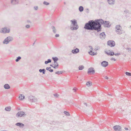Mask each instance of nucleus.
I'll return each mask as SVG.
<instances>
[{
  "mask_svg": "<svg viewBox=\"0 0 131 131\" xmlns=\"http://www.w3.org/2000/svg\"><path fill=\"white\" fill-rule=\"evenodd\" d=\"M71 23L70 26V29L72 30H77L79 28L77 20L75 19L70 20Z\"/></svg>",
  "mask_w": 131,
  "mask_h": 131,
  "instance_id": "nucleus-2",
  "label": "nucleus"
},
{
  "mask_svg": "<svg viewBox=\"0 0 131 131\" xmlns=\"http://www.w3.org/2000/svg\"><path fill=\"white\" fill-rule=\"evenodd\" d=\"M108 65V62L106 61H103L101 63V65L104 67H107Z\"/></svg>",
  "mask_w": 131,
  "mask_h": 131,
  "instance_id": "nucleus-12",
  "label": "nucleus"
},
{
  "mask_svg": "<svg viewBox=\"0 0 131 131\" xmlns=\"http://www.w3.org/2000/svg\"><path fill=\"white\" fill-rule=\"evenodd\" d=\"M113 128L115 131H121L122 128L119 125H115L113 127Z\"/></svg>",
  "mask_w": 131,
  "mask_h": 131,
  "instance_id": "nucleus-10",
  "label": "nucleus"
},
{
  "mask_svg": "<svg viewBox=\"0 0 131 131\" xmlns=\"http://www.w3.org/2000/svg\"><path fill=\"white\" fill-rule=\"evenodd\" d=\"M89 47L90 48V49L91 50H92L93 49V47H92V46H89Z\"/></svg>",
  "mask_w": 131,
  "mask_h": 131,
  "instance_id": "nucleus-48",
  "label": "nucleus"
},
{
  "mask_svg": "<svg viewBox=\"0 0 131 131\" xmlns=\"http://www.w3.org/2000/svg\"><path fill=\"white\" fill-rule=\"evenodd\" d=\"M95 72V70L94 68H89L88 70V74H93Z\"/></svg>",
  "mask_w": 131,
  "mask_h": 131,
  "instance_id": "nucleus-11",
  "label": "nucleus"
},
{
  "mask_svg": "<svg viewBox=\"0 0 131 131\" xmlns=\"http://www.w3.org/2000/svg\"><path fill=\"white\" fill-rule=\"evenodd\" d=\"M27 21V22H29V23H30V22H30V21L29 20H28Z\"/></svg>",
  "mask_w": 131,
  "mask_h": 131,
  "instance_id": "nucleus-57",
  "label": "nucleus"
},
{
  "mask_svg": "<svg viewBox=\"0 0 131 131\" xmlns=\"http://www.w3.org/2000/svg\"><path fill=\"white\" fill-rule=\"evenodd\" d=\"M21 58L20 56H18L17 57L16 59L15 60V61L16 62H18Z\"/></svg>",
  "mask_w": 131,
  "mask_h": 131,
  "instance_id": "nucleus-30",
  "label": "nucleus"
},
{
  "mask_svg": "<svg viewBox=\"0 0 131 131\" xmlns=\"http://www.w3.org/2000/svg\"><path fill=\"white\" fill-rule=\"evenodd\" d=\"M15 125L19 127L20 128H23L24 125L23 124L21 123H17L15 124Z\"/></svg>",
  "mask_w": 131,
  "mask_h": 131,
  "instance_id": "nucleus-15",
  "label": "nucleus"
},
{
  "mask_svg": "<svg viewBox=\"0 0 131 131\" xmlns=\"http://www.w3.org/2000/svg\"><path fill=\"white\" fill-rule=\"evenodd\" d=\"M34 43H35V42H34V43L33 44H34Z\"/></svg>",
  "mask_w": 131,
  "mask_h": 131,
  "instance_id": "nucleus-61",
  "label": "nucleus"
},
{
  "mask_svg": "<svg viewBox=\"0 0 131 131\" xmlns=\"http://www.w3.org/2000/svg\"><path fill=\"white\" fill-rule=\"evenodd\" d=\"M54 64H50V66L52 67H53V65H54Z\"/></svg>",
  "mask_w": 131,
  "mask_h": 131,
  "instance_id": "nucleus-56",
  "label": "nucleus"
},
{
  "mask_svg": "<svg viewBox=\"0 0 131 131\" xmlns=\"http://www.w3.org/2000/svg\"><path fill=\"white\" fill-rule=\"evenodd\" d=\"M30 26L29 25H26L25 27L27 28H30Z\"/></svg>",
  "mask_w": 131,
  "mask_h": 131,
  "instance_id": "nucleus-37",
  "label": "nucleus"
},
{
  "mask_svg": "<svg viewBox=\"0 0 131 131\" xmlns=\"http://www.w3.org/2000/svg\"><path fill=\"white\" fill-rule=\"evenodd\" d=\"M126 50H128V52H129L130 51H131V48H126Z\"/></svg>",
  "mask_w": 131,
  "mask_h": 131,
  "instance_id": "nucleus-41",
  "label": "nucleus"
},
{
  "mask_svg": "<svg viewBox=\"0 0 131 131\" xmlns=\"http://www.w3.org/2000/svg\"><path fill=\"white\" fill-rule=\"evenodd\" d=\"M79 52V50L78 48H76L75 49H73L72 51V52L73 54H77Z\"/></svg>",
  "mask_w": 131,
  "mask_h": 131,
  "instance_id": "nucleus-14",
  "label": "nucleus"
},
{
  "mask_svg": "<svg viewBox=\"0 0 131 131\" xmlns=\"http://www.w3.org/2000/svg\"><path fill=\"white\" fill-rule=\"evenodd\" d=\"M64 114H66L67 116H70V114L67 111H64Z\"/></svg>",
  "mask_w": 131,
  "mask_h": 131,
  "instance_id": "nucleus-33",
  "label": "nucleus"
},
{
  "mask_svg": "<svg viewBox=\"0 0 131 131\" xmlns=\"http://www.w3.org/2000/svg\"><path fill=\"white\" fill-rule=\"evenodd\" d=\"M51 28L53 32L55 34L56 33L57 30L55 28V27L53 26H52L51 27Z\"/></svg>",
  "mask_w": 131,
  "mask_h": 131,
  "instance_id": "nucleus-21",
  "label": "nucleus"
},
{
  "mask_svg": "<svg viewBox=\"0 0 131 131\" xmlns=\"http://www.w3.org/2000/svg\"><path fill=\"white\" fill-rule=\"evenodd\" d=\"M13 39V38L12 37L10 36H8L5 38L4 40L3 41V43L4 44H7L10 42L12 41Z\"/></svg>",
  "mask_w": 131,
  "mask_h": 131,
  "instance_id": "nucleus-5",
  "label": "nucleus"
},
{
  "mask_svg": "<svg viewBox=\"0 0 131 131\" xmlns=\"http://www.w3.org/2000/svg\"><path fill=\"white\" fill-rule=\"evenodd\" d=\"M38 9V7L37 6H35L34 7V9L37 10Z\"/></svg>",
  "mask_w": 131,
  "mask_h": 131,
  "instance_id": "nucleus-39",
  "label": "nucleus"
},
{
  "mask_svg": "<svg viewBox=\"0 0 131 131\" xmlns=\"http://www.w3.org/2000/svg\"><path fill=\"white\" fill-rule=\"evenodd\" d=\"M51 60L50 59H48L47 61H46L45 62V63L46 64L49 63H51Z\"/></svg>",
  "mask_w": 131,
  "mask_h": 131,
  "instance_id": "nucleus-25",
  "label": "nucleus"
},
{
  "mask_svg": "<svg viewBox=\"0 0 131 131\" xmlns=\"http://www.w3.org/2000/svg\"><path fill=\"white\" fill-rule=\"evenodd\" d=\"M10 29L7 27H5L0 29V33L3 34L9 33L10 32Z\"/></svg>",
  "mask_w": 131,
  "mask_h": 131,
  "instance_id": "nucleus-4",
  "label": "nucleus"
},
{
  "mask_svg": "<svg viewBox=\"0 0 131 131\" xmlns=\"http://www.w3.org/2000/svg\"><path fill=\"white\" fill-rule=\"evenodd\" d=\"M63 73V71H56L55 72L56 74H57L59 75L60 74H62Z\"/></svg>",
  "mask_w": 131,
  "mask_h": 131,
  "instance_id": "nucleus-29",
  "label": "nucleus"
},
{
  "mask_svg": "<svg viewBox=\"0 0 131 131\" xmlns=\"http://www.w3.org/2000/svg\"><path fill=\"white\" fill-rule=\"evenodd\" d=\"M25 96L23 94H20L19 97V99L21 100L24 99Z\"/></svg>",
  "mask_w": 131,
  "mask_h": 131,
  "instance_id": "nucleus-22",
  "label": "nucleus"
},
{
  "mask_svg": "<svg viewBox=\"0 0 131 131\" xmlns=\"http://www.w3.org/2000/svg\"><path fill=\"white\" fill-rule=\"evenodd\" d=\"M89 53L92 56H94L96 55V53H95L94 52H93L92 50H90V52H89Z\"/></svg>",
  "mask_w": 131,
  "mask_h": 131,
  "instance_id": "nucleus-23",
  "label": "nucleus"
},
{
  "mask_svg": "<svg viewBox=\"0 0 131 131\" xmlns=\"http://www.w3.org/2000/svg\"><path fill=\"white\" fill-rule=\"evenodd\" d=\"M121 54L120 53H117L114 54V55H115V56H118L119 55H120Z\"/></svg>",
  "mask_w": 131,
  "mask_h": 131,
  "instance_id": "nucleus-42",
  "label": "nucleus"
},
{
  "mask_svg": "<svg viewBox=\"0 0 131 131\" xmlns=\"http://www.w3.org/2000/svg\"><path fill=\"white\" fill-rule=\"evenodd\" d=\"M26 115V114H25V112L21 111L18 112L16 114V116L17 117H24Z\"/></svg>",
  "mask_w": 131,
  "mask_h": 131,
  "instance_id": "nucleus-6",
  "label": "nucleus"
},
{
  "mask_svg": "<svg viewBox=\"0 0 131 131\" xmlns=\"http://www.w3.org/2000/svg\"><path fill=\"white\" fill-rule=\"evenodd\" d=\"M53 68H54V69H56V68H57L55 66H53Z\"/></svg>",
  "mask_w": 131,
  "mask_h": 131,
  "instance_id": "nucleus-55",
  "label": "nucleus"
},
{
  "mask_svg": "<svg viewBox=\"0 0 131 131\" xmlns=\"http://www.w3.org/2000/svg\"><path fill=\"white\" fill-rule=\"evenodd\" d=\"M130 27H131V26H130Z\"/></svg>",
  "mask_w": 131,
  "mask_h": 131,
  "instance_id": "nucleus-60",
  "label": "nucleus"
},
{
  "mask_svg": "<svg viewBox=\"0 0 131 131\" xmlns=\"http://www.w3.org/2000/svg\"><path fill=\"white\" fill-rule=\"evenodd\" d=\"M98 20L100 24H99V25H100L101 27L100 31L101 30L102 25H103L104 27H110L111 25L110 24V22L109 21H104L103 20L101 19H98Z\"/></svg>",
  "mask_w": 131,
  "mask_h": 131,
  "instance_id": "nucleus-3",
  "label": "nucleus"
},
{
  "mask_svg": "<svg viewBox=\"0 0 131 131\" xmlns=\"http://www.w3.org/2000/svg\"><path fill=\"white\" fill-rule=\"evenodd\" d=\"M105 35L104 32H102L100 33L99 35V37L102 39H105Z\"/></svg>",
  "mask_w": 131,
  "mask_h": 131,
  "instance_id": "nucleus-13",
  "label": "nucleus"
},
{
  "mask_svg": "<svg viewBox=\"0 0 131 131\" xmlns=\"http://www.w3.org/2000/svg\"><path fill=\"white\" fill-rule=\"evenodd\" d=\"M54 65V66H55L57 68H58V66H59V65Z\"/></svg>",
  "mask_w": 131,
  "mask_h": 131,
  "instance_id": "nucleus-49",
  "label": "nucleus"
},
{
  "mask_svg": "<svg viewBox=\"0 0 131 131\" xmlns=\"http://www.w3.org/2000/svg\"><path fill=\"white\" fill-rule=\"evenodd\" d=\"M73 90L74 91V92H75L76 91L77 89H76L75 88H73Z\"/></svg>",
  "mask_w": 131,
  "mask_h": 131,
  "instance_id": "nucleus-50",
  "label": "nucleus"
},
{
  "mask_svg": "<svg viewBox=\"0 0 131 131\" xmlns=\"http://www.w3.org/2000/svg\"><path fill=\"white\" fill-rule=\"evenodd\" d=\"M98 19H95L94 20H90L85 24L84 28L85 29L90 30H95L97 32L100 31V25Z\"/></svg>",
  "mask_w": 131,
  "mask_h": 131,
  "instance_id": "nucleus-1",
  "label": "nucleus"
},
{
  "mask_svg": "<svg viewBox=\"0 0 131 131\" xmlns=\"http://www.w3.org/2000/svg\"><path fill=\"white\" fill-rule=\"evenodd\" d=\"M28 100L31 102H36L37 101L36 98L32 96H30L28 97Z\"/></svg>",
  "mask_w": 131,
  "mask_h": 131,
  "instance_id": "nucleus-7",
  "label": "nucleus"
},
{
  "mask_svg": "<svg viewBox=\"0 0 131 131\" xmlns=\"http://www.w3.org/2000/svg\"><path fill=\"white\" fill-rule=\"evenodd\" d=\"M121 27L119 25H116L115 28L116 29V32L118 34H120L122 33V31L121 29Z\"/></svg>",
  "mask_w": 131,
  "mask_h": 131,
  "instance_id": "nucleus-8",
  "label": "nucleus"
},
{
  "mask_svg": "<svg viewBox=\"0 0 131 131\" xmlns=\"http://www.w3.org/2000/svg\"><path fill=\"white\" fill-rule=\"evenodd\" d=\"M84 68V66L83 65H81L79 66L78 67L79 70H82Z\"/></svg>",
  "mask_w": 131,
  "mask_h": 131,
  "instance_id": "nucleus-28",
  "label": "nucleus"
},
{
  "mask_svg": "<svg viewBox=\"0 0 131 131\" xmlns=\"http://www.w3.org/2000/svg\"><path fill=\"white\" fill-rule=\"evenodd\" d=\"M125 74L127 76H131V73L128 72H126Z\"/></svg>",
  "mask_w": 131,
  "mask_h": 131,
  "instance_id": "nucleus-32",
  "label": "nucleus"
},
{
  "mask_svg": "<svg viewBox=\"0 0 131 131\" xmlns=\"http://www.w3.org/2000/svg\"><path fill=\"white\" fill-rule=\"evenodd\" d=\"M59 34H56L55 35V37H59Z\"/></svg>",
  "mask_w": 131,
  "mask_h": 131,
  "instance_id": "nucleus-45",
  "label": "nucleus"
},
{
  "mask_svg": "<svg viewBox=\"0 0 131 131\" xmlns=\"http://www.w3.org/2000/svg\"><path fill=\"white\" fill-rule=\"evenodd\" d=\"M124 12L126 14L129 13V10L127 9H125L124 10Z\"/></svg>",
  "mask_w": 131,
  "mask_h": 131,
  "instance_id": "nucleus-35",
  "label": "nucleus"
},
{
  "mask_svg": "<svg viewBox=\"0 0 131 131\" xmlns=\"http://www.w3.org/2000/svg\"><path fill=\"white\" fill-rule=\"evenodd\" d=\"M18 0H11V3L12 4L15 5L18 4Z\"/></svg>",
  "mask_w": 131,
  "mask_h": 131,
  "instance_id": "nucleus-16",
  "label": "nucleus"
},
{
  "mask_svg": "<svg viewBox=\"0 0 131 131\" xmlns=\"http://www.w3.org/2000/svg\"><path fill=\"white\" fill-rule=\"evenodd\" d=\"M52 59L54 62H57L58 60V58L57 57H52Z\"/></svg>",
  "mask_w": 131,
  "mask_h": 131,
  "instance_id": "nucleus-24",
  "label": "nucleus"
},
{
  "mask_svg": "<svg viewBox=\"0 0 131 131\" xmlns=\"http://www.w3.org/2000/svg\"><path fill=\"white\" fill-rule=\"evenodd\" d=\"M4 88L5 89H9L10 88V87L8 84H5L4 86Z\"/></svg>",
  "mask_w": 131,
  "mask_h": 131,
  "instance_id": "nucleus-18",
  "label": "nucleus"
},
{
  "mask_svg": "<svg viewBox=\"0 0 131 131\" xmlns=\"http://www.w3.org/2000/svg\"><path fill=\"white\" fill-rule=\"evenodd\" d=\"M110 51H109V52H106L105 53L107 54L108 55H110L111 56V53H110Z\"/></svg>",
  "mask_w": 131,
  "mask_h": 131,
  "instance_id": "nucleus-40",
  "label": "nucleus"
},
{
  "mask_svg": "<svg viewBox=\"0 0 131 131\" xmlns=\"http://www.w3.org/2000/svg\"><path fill=\"white\" fill-rule=\"evenodd\" d=\"M53 70L52 69H50L49 70V71L51 72H53Z\"/></svg>",
  "mask_w": 131,
  "mask_h": 131,
  "instance_id": "nucleus-47",
  "label": "nucleus"
},
{
  "mask_svg": "<svg viewBox=\"0 0 131 131\" xmlns=\"http://www.w3.org/2000/svg\"><path fill=\"white\" fill-rule=\"evenodd\" d=\"M5 110L6 111H9L11 110V107L10 106L7 107H5Z\"/></svg>",
  "mask_w": 131,
  "mask_h": 131,
  "instance_id": "nucleus-27",
  "label": "nucleus"
},
{
  "mask_svg": "<svg viewBox=\"0 0 131 131\" xmlns=\"http://www.w3.org/2000/svg\"><path fill=\"white\" fill-rule=\"evenodd\" d=\"M86 12L88 13H89V9L87 8V11H86Z\"/></svg>",
  "mask_w": 131,
  "mask_h": 131,
  "instance_id": "nucleus-51",
  "label": "nucleus"
},
{
  "mask_svg": "<svg viewBox=\"0 0 131 131\" xmlns=\"http://www.w3.org/2000/svg\"><path fill=\"white\" fill-rule=\"evenodd\" d=\"M43 4L46 5H47L49 4V3H48V2H47L46 1H44L43 3Z\"/></svg>",
  "mask_w": 131,
  "mask_h": 131,
  "instance_id": "nucleus-34",
  "label": "nucleus"
},
{
  "mask_svg": "<svg viewBox=\"0 0 131 131\" xmlns=\"http://www.w3.org/2000/svg\"><path fill=\"white\" fill-rule=\"evenodd\" d=\"M53 95L55 97H58L59 96V94L57 93L54 94Z\"/></svg>",
  "mask_w": 131,
  "mask_h": 131,
  "instance_id": "nucleus-36",
  "label": "nucleus"
},
{
  "mask_svg": "<svg viewBox=\"0 0 131 131\" xmlns=\"http://www.w3.org/2000/svg\"><path fill=\"white\" fill-rule=\"evenodd\" d=\"M91 85V83L90 82H88L86 83V85H87L89 87Z\"/></svg>",
  "mask_w": 131,
  "mask_h": 131,
  "instance_id": "nucleus-31",
  "label": "nucleus"
},
{
  "mask_svg": "<svg viewBox=\"0 0 131 131\" xmlns=\"http://www.w3.org/2000/svg\"><path fill=\"white\" fill-rule=\"evenodd\" d=\"M110 52L111 53V56H113V55H114V52L113 51L112 52V51H110Z\"/></svg>",
  "mask_w": 131,
  "mask_h": 131,
  "instance_id": "nucleus-38",
  "label": "nucleus"
},
{
  "mask_svg": "<svg viewBox=\"0 0 131 131\" xmlns=\"http://www.w3.org/2000/svg\"><path fill=\"white\" fill-rule=\"evenodd\" d=\"M108 95H109L110 96H111V95L110 94H108Z\"/></svg>",
  "mask_w": 131,
  "mask_h": 131,
  "instance_id": "nucleus-58",
  "label": "nucleus"
},
{
  "mask_svg": "<svg viewBox=\"0 0 131 131\" xmlns=\"http://www.w3.org/2000/svg\"><path fill=\"white\" fill-rule=\"evenodd\" d=\"M126 56V55H125V56Z\"/></svg>",
  "mask_w": 131,
  "mask_h": 131,
  "instance_id": "nucleus-59",
  "label": "nucleus"
},
{
  "mask_svg": "<svg viewBox=\"0 0 131 131\" xmlns=\"http://www.w3.org/2000/svg\"><path fill=\"white\" fill-rule=\"evenodd\" d=\"M124 129L126 130H128V128H126V127H125L124 128Z\"/></svg>",
  "mask_w": 131,
  "mask_h": 131,
  "instance_id": "nucleus-53",
  "label": "nucleus"
},
{
  "mask_svg": "<svg viewBox=\"0 0 131 131\" xmlns=\"http://www.w3.org/2000/svg\"><path fill=\"white\" fill-rule=\"evenodd\" d=\"M111 60H114V61H115L116 60V59H115L114 58H112L111 59Z\"/></svg>",
  "mask_w": 131,
  "mask_h": 131,
  "instance_id": "nucleus-46",
  "label": "nucleus"
},
{
  "mask_svg": "<svg viewBox=\"0 0 131 131\" xmlns=\"http://www.w3.org/2000/svg\"><path fill=\"white\" fill-rule=\"evenodd\" d=\"M107 2L110 5H113L115 3V1L114 0H107Z\"/></svg>",
  "mask_w": 131,
  "mask_h": 131,
  "instance_id": "nucleus-17",
  "label": "nucleus"
},
{
  "mask_svg": "<svg viewBox=\"0 0 131 131\" xmlns=\"http://www.w3.org/2000/svg\"><path fill=\"white\" fill-rule=\"evenodd\" d=\"M107 45L111 47H113L115 45V43L114 41L110 40L107 41Z\"/></svg>",
  "mask_w": 131,
  "mask_h": 131,
  "instance_id": "nucleus-9",
  "label": "nucleus"
},
{
  "mask_svg": "<svg viewBox=\"0 0 131 131\" xmlns=\"http://www.w3.org/2000/svg\"><path fill=\"white\" fill-rule=\"evenodd\" d=\"M105 78L106 79H108V78L107 76H105Z\"/></svg>",
  "mask_w": 131,
  "mask_h": 131,
  "instance_id": "nucleus-52",
  "label": "nucleus"
},
{
  "mask_svg": "<svg viewBox=\"0 0 131 131\" xmlns=\"http://www.w3.org/2000/svg\"><path fill=\"white\" fill-rule=\"evenodd\" d=\"M39 71L40 73H42L43 74H44L45 73L46 70L45 69H40Z\"/></svg>",
  "mask_w": 131,
  "mask_h": 131,
  "instance_id": "nucleus-19",
  "label": "nucleus"
},
{
  "mask_svg": "<svg viewBox=\"0 0 131 131\" xmlns=\"http://www.w3.org/2000/svg\"><path fill=\"white\" fill-rule=\"evenodd\" d=\"M54 65H59V64L57 62H54Z\"/></svg>",
  "mask_w": 131,
  "mask_h": 131,
  "instance_id": "nucleus-44",
  "label": "nucleus"
},
{
  "mask_svg": "<svg viewBox=\"0 0 131 131\" xmlns=\"http://www.w3.org/2000/svg\"><path fill=\"white\" fill-rule=\"evenodd\" d=\"M51 68V67H47L46 68V69L47 70H48L49 71V69H50Z\"/></svg>",
  "mask_w": 131,
  "mask_h": 131,
  "instance_id": "nucleus-43",
  "label": "nucleus"
},
{
  "mask_svg": "<svg viewBox=\"0 0 131 131\" xmlns=\"http://www.w3.org/2000/svg\"><path fill=\"white\" fill-rule=\"evenodd\" d=\"M84 104L85 105H86V106H87V104L86 103H84Z\"/></svg>",
  "mask_w": 131,
  "mask_h": 131,
  "instance_id": "nucleus-54",
  "label": "nucleus"
},
{
  "mask_svg": "<svg viewBox=\"0 0 131 131\" xmlns=\"http://www.w3.org/2000/svg\"><path fill=\"white\" fill-rule=\"evenodd\" d=\"M63 122L62 121L58 122L56 123V124L59 126H62L63 124Z\"/></svg>",
  "mask_w": 131,
  "mask_h": 131,
  "instance_id": "nucleus-20",
  "label": "nucleus"
},
{
  "mask_svg": "<svg viewBox=\"0 0 131 131\" xmlns=\"http://www.w3.org/2000/svg\"><path fill=\"white\" fill-rule=\"evenodd\" d=\"M79 9L80 12H82L84 8L83 6H80L79 7Z\"/></svg>",
  "mask_w": 131,
  "mask_h": 131,
  "instance_id": "nucleus-26",
  "label": "nucleus"
}]
</instances>
